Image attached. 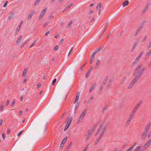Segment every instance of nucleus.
Instances as JSON below:
<instances>
[{"label":"nucleus","mask_w":151,"mask_h":151,"mask_svg":"<svg viewBox=\"0 0 151 151\" xmlns=\"http://www.w3.org/2000/svg\"><path fill=\"white\" fill-rule=\"evenodd\" d=\"M145 70V68L144 66L142 65H138L134 71V75H136L140 77L143 74Z\"/></svg>","instance_id":"nucleus-1"},{"label":"nucleus","mask_w":151,"mask_h":151,"mask_svg":"<svg viewBox=\"0 0 151 151\" xmlns=\"http://www.w3.org/2000/svg\"><path fill=\"white\" fill-rule=\"evenodd\" d=\"M103 125H101L98 130L96 133V135H97L98 134H99L100 135L99 137L97 139V140L98 141H99L101 139V137L103 136V134L104 133V132L106 131V127H105L103 129H101V128L102 127Z\"/></svg>","instance_id":"nucleus-2"},{"label":"nucleus","mask_w":151,"mask_h":151,"mask_svg":"<svg viewBox=\"0 0 151 151\" xmlns=\"http://www.w3.org/2000/svg\"><path fill=\"white\" fill-rule=\"evenodd\" d=\"M151 125V124H149L146 126V130L145 131L143 132L142 135L141 139L142 140H144L145 139L146 136L147 132L148 131V130L149 129V128Z\"/></svg>","instance_id":"nucleus-3"},{"label":"nucleus","mask_w":151,"mask_h":151,"mask_svg":"<svg viewBox=\"0 0 151 151\" xmlns=\"http://www.w3.org/2000/svg\"><path fill=\"white\" fill-rule=\"evenodd\" d=\"M93 133V130H88L86 134V140H88Z\"/></svg>","instance_id":"nucleus-4"},{"label":"nucleus","mask_w":151,"mask_h":151,"mask_svg":"<svg viewBox=\"0 0 151 151\" xmlns=\"http://www.w3.org/2000/svg\"><path fill=\"white\" fill-rule=\"evenodd\" d=\"M85 113L86 112L85 111H83L82 112L80 118L78 120V123H79L80 122H81L84 116L85 115Z\"/></svg>","instance_id":"nucleus-5"},{"label":"nucleus","mask_w":151,"mask_h":151,"mask_svg":"<svg viewBox=\"0 0 151 151\" xmlns=\"http://www.w3.org/2000/svg\"><path fill=\"white\" fill-rule=\"evenodd\" d=\"M72 120V117L68 116L66 118L65 123L67 124L70 125L71 123Z\"/></svg>","instance_id":"nucleus-6"},{"label":"nucleus","mask_w":151,"mask_h":151,"mask_svg":"<svg viewBox=\"0 0 151 151\" xmlns=\"http://www.w3.org/2000/svg\"><path fill=\"white\" fill-rule=\"evenodd\" d=\"M46 9L45 8V9L44 10L42 11V12H41L40 15V16L39 17V20L40 21L41 20L42 17L44 15V14H45L46 11Z\"/></svg>","instance_id":"nucleus-7"},{"label":"nucleus","mask_w":151,"mask_h":151,"mask_svg":"<svg viewBox=\"0 0 151 151\" xmlns=\"http://www.w3.org/2000/svg\"><path fill=\"white\" fill-rule=\"evenodd\" d=\"M140 78V77L136 75V76H135V78L132 81V84H134Z\"/></svg>","instance_id":"nucleus-8"},{"label":"nucleus","mask_w":151,"mask_h":151,"mask_svg":"<svg viewBox=\"0 0 151 151\" xmlns=\"http://www.w3.org/2000/svg\"><path fill=\"white\" fill-rule=\"evenodd\" d=\"M135 151H143V147L141 146H137L134 150Z\"/></svg>","instance_id":"nucleus-9"},{"label":"nucleus","mask_w":151,"mask_h":151,"mask_svg":"<svg viewBox=\"0 0 151 151\" xmlns=\"http://www.w3.org/2000/svg\"><path fill=\"white\" fill-rule=\"evenodd\" d=\"M23 37V36L22 35H20L18 37L16 43V45H19L20 43L21 40Z\"/></svg>","instance_id":"nucleus-10"},{"label":"nucleus","mask_w":151,"mask_h":151,"mask_svg":"<svg viewBox=\"0 0 151 151\" xmlns=\"http://www.w3.org/2000/svg\"><path fill=\"white\" fill-rule=\"evenodd\" d=\"M35 13V12L33 11H31L28 15V20H30L32 18V16Z\"/></svg>","instance_id":"nucleus-11"},{"label":"nucleus","mask_w":151,"mask_h":151,"mask_svg":"<svg viewBox=\"0 0 151 151\" xmlns=\"http://www.w3.org/2000/svg\"><path fill=\"white\" fill-rule=\"evenodd\" d=\"M151 144L147 142L145 145H144L143 147H143V150H144V149L145 148V149H146L147 148L149 147V146Z\"/></svg>","instance_id":"nucleus-12"},{"label":"nucleus","mask_w":151,"mask_h":151,"mask_svg":"<svg viewBox=\"0 0 151 151\" xmlns=\"http://www.w3.org/2000/svg\"><path fill=\"white\" fill-rule=\"evenodd\" d=\"M96 86V83H94L92 85L91 87L89 90V92L91 93L95 88Z\"/></svg>","instance_id":"nucleus-13"},{"label":"nucleus","mask_w":151,"mask_h":151,"mask_svg":"<svg viewBox=\"0 0 151 151\" xmlns=\"http://www.w3.org/2000/svg\"><path fill=\"white\" fill-rule=\"evenodd\" d=\"M21 25H22V23L19 24L18 27L17 28V29H16V31H15V34L16 35H17V34L18 33V32H19V31L21 27Z\"/></svg>","instance_id":"nucleus-14"},{"label":"nucleus","mask_w":151,"mask_h":151,"mask_svg":"<svg viewBox=\"0 0 151 151\" xmlns=\"http://www.w3.org/2000/svg\"><path fill=\"white\" fill-rule=\"evenodd\" d=\"M136 145V144L132 145L130 147L128 148L126 151H131L134 148Z\"/></svg>","instance_id":"nucleus-15"},{"label":"nucleus","mask_w":151,"mask_h":151,"mask_svg":"<svg viewBox=\"0 0 151 151\" xmlns=\"http://www.w3.org/2000/svg\"><path fill=\"white\" fill-rule=\"evenodd\" d=\"M151 54V49L149 51V52H147V53L146 54V55L145 57V59H147L149 56Z\"/></svg>","instance_id":"nucleus-16"},{"label":"nucleus","mask_w":151,"mask_h":151,"mask_svg":"<svg viewBox=\"0 0 151 151\" xmlns=\"http://www.w3.org/2000/svg\"><path fill=\"white\" fill-rule=\"evenodd\" d=\"M139 60V59L136 58L133 63L132 64V67L134 66L137 63Z\"/></svg>","instance_id":"nucleus-17"},{"label":"nucleus","mask_w":151,"mask_h":151,"mask_svg":"<svg viewBox=\"0 0 151 151\" xmlns=\"http://www.w3.org/2000/svg\"><path fill=\"white\" fill-rule=\"evenodd\" d=\"M79 94H77L76 95V99L74 102V104H76L77 102H78V101L79 99Z\"/></svg>","instance_id":"nucleus-18"},{"label":"nucleus","mask_w":151,"mask_h":151,"mask_svg":"<svg viewBox=\"0 0 151 151\" xmlns=\"http://www.w3.org/2000/svg\"><path fill=\"white\" fill-rule=\"evenodd\" d=\"M129 1H125L123 2V6H126L128 5L129 4Z\"/></svg>","instance_id":"nucleus-19"},{"label":"nucleus","mask_w":151,"mask_h":151,"mask_svg":"<svg viewBox=\"0 0 151 151\" xmlns=\"http://www.w3.org/2000/svg\"><path fill=\"white\" fill-rule=\"evenodd\" d=\"M101 8V4L100 3L98 4L96 7L97 10H99Z\"/></svg>","instance_id":"nucleus-20"},{"label":"nucleus","mask_w":151,"mask_h":151,"mask_svg":"<svg viewBox=\"0 0 151 151\" xmlns=\"http://www.w3.org/2000/svg\"><path fill=\"white\" fill-rule=\"evenodd\" d=\"M67 138L66 137H65L62 140L61 142V143L63 145H64L67 140Z\"/></svg>","instance_id":"nucleus-21"},{"label":"nucleus","mask_w":151,"mask_h":151,"mask_svg":"<svg viewBox=\"0 0 151 151\" xmlns=\"http://www.w3.org/2000/svg\"><path fill=\"white\" fill-rule=\"evenodd\" d=\"M95 53H94L93 55H92L91 57V63H92V62L93 61L94 59V55Z\"/></svg>","instance_id":"nucleus-22"},{"label":"nucleus","mask_w":151,"mask_h":151,"mask_svg":"<svg viewBox=\"0 0 151 151\" xmlns=\"http://www.w3.org/2000/svg\"><path fill=\"white\" fill-rule=\"evenodd\" d=\"M102 48L101 47L99 48L98 49H97L96 50H95L94 53L95 54V53L99 52L102 50Z\"/></svg>","instance_id":"nucleus-23"},{"label":"nucleus","mask_w":151,"mask_h":151,"mask_svg":"<svg viewBox=\"0 0 151 151\" xmlns=\"http://www.w3.org/2000/svg\"><path fill=\"white\" fill-rule=\"evenodd\" d=\"M40 1V0H36V1H35L34 3L35 6H36L38 4Z\"/></svg>","instance_id":"nucleus-24"},{"label":"nucleus","mask_w":151,"mask_h":151,"mask_svg":"<svg viewBox=\"0 0 151 151\" xmlns=\"http://www.w3.org/2000/svg\"><path fill=\"white\" fill-rule=\"evenodd\" d=\"M70 125L69 124H66V125L65 126V127L64 128V130L65 131L67 130L68 128Z\"/></svg>","instance_id":"nucleus-25"},{"label":"nucleus","mask_w":151,"mask_h":151,"mask_svg":"<svg viewBox=\"0 0 151 151\" xmlns=\"http://www.w3.org/2000/svg\"><path fill=\"white\" fill-rule=\"evenodd\" d=\"M27 72V70L26 69H24L22 75L24 77H25V76L26 75V73Z\"/></svg>","instance_id":"nucleus-26"},{"label":"nucleus","mask_w":151,"mask_h":151,"mask_svg":"<svg viewBox=\"0 0 151 151\" xmlns=\"http://www.w3.org/2000/svg\"><path fill=\"white\" fill-rule=\"evenodd\" d=\"M72 145V143L71 142L69 143V145H68V147L67 148L66 150H69L71 146Z\"/></svg>","instance_id":"nucleus-27"},{"label":"nucleus","mask_w":151,"mask_h":151,"mask_svg":"<svg viewBox=\"0 0 151 151\" xmlns=\"http://www.w3.org/2000/svg\"><path fill=\"white\" fill-rule=\"evenodd\" d=\"M13 13H12L9 16L8 18L9 20H10L11 19L13 16Z\"/></svg>","instance_id":"nucleus-28"},{"label":"nucleus","mask_w":151,"mask_h":151,"mask_svg":"<svg viewBox=\"0 0 151 151\" xmlns=\"http://www.w3.org/2000/svg\"><path fill=\"white\" fill-rule=\"evenodd\" d=\"M142 54H143V53L141 52L139 54V55L136 58L139 59H140V58H141Z\"/></svg>","instance_id":"nucleus-29"},{"label":"nucleus","mask_w":151,"mask_h":151,"mask_svg":"<svg viewBox=\"0 0 151 151\" xmlns=\"http://www.w3.org/2000/svg\"><path fill=\"white\" fill-rule=\"evenodd\" d=\"M72 5V4H71L68 6L65 9V10H67Z\"/></svg>","instance_id":"nucleus-30"},{"label":"nucleus","mask_w":151,"mask_h":151,"mask_svg":"<svg viewBox=\"0 0 151 151\" xmlns=\"http://www.w3.org/2000/svg\"><path fill=\"white\" fill-rule=\"evenodd\" d=\"M91 72V71H88L86 74V78H88L89 76V75Z\"/></svg>","instance_id":"nucleus-31"},{"label":"nucleus","mask_w":151,"mask_h":151,"mask_svg":"<svg viewBox=\"0 0 151 151\" xmlns=\"http://www.w3.org/2000/svg\"><path fill=\"white\" fill-rule=\"evenodd\" d=\"M108 78V76H107L104 79V81H103V84H105L106 83V81H107Z\"/></svg>","instance_id":"nucleus-32"},{"label":"nucleus","mask_w":151,"mask_h":151,"mask_svg":"<svg viewBox=\"0 0 151 151\" xmlns=\"http://www.w3.org/2000/svg\"><path fill=\"white\" fill-rule=\"evenodd\" d=\"M136 111V109H135L133 110L132 111V112L131 114H130L131 115L133 116L134 113H135Z\"/></svg>","instance_id":"nucleus-33"},{"label":"nucleus","mask_w":151,"mask_h":151,"mask_svg":"<svg viewBox=\"0 0 151 151\" xmlns=\"http://www.w3.org/2000/svg\"><path fill=\"white\" fill-rule=\"evenodd\" d=\"M130 122H131V121L128 119L126 122L125 125L126 126H127L129 124Z\"/></svg>","instance_id":"nucleus-34"},{"label":"nucleus","mask_w":151,"mask_h":151,"mask_svg":"<svg viewBox=\"0 0 151 151\" xmlns=\"http://www.w3.org/2000/svg\"><path fill=\"white\" fill-rule=\"evenodd\" d=\"M133 116L130 114L129 116V118L128 119L130 120L131 121V120H132V118H133Z\"/></svg>","instance_id":"nucleus-35"},{"label":"nucleus","mask_w":151,"mask_h":151,"mask_svg":"<svg viewBox=\"0 0 151 151\" xmlns=\"http://www.w3.org/2000/svg\"><path fill=\"white\" fill-rule=\"evenodd\" d=\"M93 97H91L90 99H89V100L88 101V103H90L91 101L93 99Z\"/></svg>","instance_id":"nucleus-36"},{"label":"nucleus","mask_w":151,"mask_h":151,"mask_svg":"<svg viewBox=\"0 0 151 151\" xmlns=\"http://www.w3.org/2000/svg\"><path fill=\"white\" fill-rule=\"evenodd\" d=\"M26 44V43L25 42L22 43V44L20 45V47L22 48Z\"/></svg>","instance_id":"nucleus-37"},{"label":"nucleus","mask_w":151,"mask_h":151,"mask_svg":"<svg viewBox=\"0 0 151 151\" xmlns=\"http://www.w3.org/2000/svg\"><path fill=\"white\" fill-rule=\"evenodd\" d=\"M58 49V46H55L54 48V50L57 51Z\"/></svg>","instance_id":"nucleus-38"},{"label":"nucleus","mask_w":151,"mask_h":151,"mask_svg":"<svg viewBox=\"0 0 151 151\" xmlns=\"http://www.w3.org/2000/svg\"><path fill=\"white\" fill-rule=\"evenodd\" d=\"M4 109V105L3 104L1 105V106L0 108V110L1 111H3Z\"/></svg>","instance_id":"nucleus-39"},{"label":"nucleus","mask_w":151,"mask_h":151,"mask_svg":"<svg viewBox=\"0 0 151 151\" xmlns=\"http://www.w3.org/2000/svg\"><path fill=\"white\" fill-rule=\"evenodd\" d=\"M7 4H8L7 1H5L4 4V5H3L4 7H6V6Z\"/></svg>","instance_id":"nucleus-40"},{"label":"nucleus","mask_w":151,"mask_h":151,"mask_svg":"<svg viewBox=\"0 0 151 151\" xmlns=\"http://www.w3.org/2000/svg\"><path fill=\"white\" fill-rule=\"evenodd\" d=\"M75 104V107H78L79 105V102H77L76 104Z\"/></svg>","instance_id":"nucleus-41"},{"label":"nucleus","mask_w":151,"mask_h":151,"mask_svg":"<svg viewBox=\"0 0 151 151\" xmlns=\"http://www.w3.org/2000/svg\"><path fill=\"white\" fill-rule=\"evenodd\" d=\"M56 81V79H54L52 81V85H54L55 84V82Z\"/></svg>","instance_id":"nucleus-42"},{"label":"nucleus","mask_w":151,"mask_h":151,"mask_svg":"<svg viewBox=\"0 0 151 151\" xmlns=\"http://www.w3.org/2000/svg\"><path fill=\"white\" fill-rule=\"evenodd\" d=\"M1 134H2V137H3V139H5V135H4V133H1Z\"/></svg>","instance_id":"nucleus-43"},{"label":"nucleus","mask_w":151,"mask_h":151,"mask_svg":"<svg viewBox=\"0 0 151 151\" xmlns=\"http://www.w3.org/2000/svg\"><path fill=\"white\" fill-rule=\"evenodd\" d=\"M151 136V130L150 131L149 134H148L147 136L148 137H150Z\"/></svg>","instance_id":"nucleus-44"},{"label":"nucleus","mask_w":151,"mask_h":151,"mask_svg":"<svg viewBox=\"0 0 151 151\" xmlns=\"http://www.w3.org/2000/svg\"><path fill=\"white\" fill-rule=\"evenodd\" d=\"M133 84H132L131 82V83L129 85V86H128V88H131L133 86Z\"/></svg>","instance_id":"nucleus-45"},{"label":"nucleus","mask_w":151,"mask_h":151,"mask_svg":"<svg viewBox=\"0 0 151 151\" xmlns=\"http://www.w3.org/2000/svg\"><path fill=\"white\" fill-rule=\"evenodd\" d=\"M9 102H10L9 100H7V102H6V103L5 104V105L6 106H8L9 104Z\"/></svg>","instance_id":"nucleus-46"},{"label":"nucleus","mask_w":151,"mask_h":151,"mask_svg":"<svg viewBox=\"0 0 151 151\" xmlns=\"http://www.w3.org/2000/svg\"><path fill=\"white\" fill-rule=\"evenodd\" d=\"M100 64V61L99 60H98L96 62V65L97 66H99Z\"/></svg>","instance_id":"nucleus-47"},{"label":"nucleus","mask_w":151,"mask_h":151,"mask_svg":"<svg viewBox=\"0 0 151 151\" xmlns=\"http://www.w3.org/2000/svg\"><path fill=\"white\" fill-rule=\"evenodd\" d=\"M64 145H63L61 143L60 145V149H61L63 148V147Z\"/></svg>","instance_id":"nucleus-48"},{"label":"nucleus","mask_w":151,"mask_h":151,"mask_svg":"<svg viewBox=\"0 0 151 151\" xmlns=\"http://www.w3.org/2000/svg\"><path fill=\"white\" fill-rule=\"evenodd\" d=\"M73 47H72L71 48V49H70V51L69 52V53H68V56H69V55L70 54V53H71V52H72V50H73Z\"/></svg>","instance_id":"nucleus-49"},{"label":"nucleus","mask_w":151,"mask_h":151,"mask_svg":"<svg viewBox=\"0 0 151 151\" xmlns=\"http://www.w3.org/2000/svg\"><path fill=\"white\" fill-rule=\"evenodd\" d=\"M49 33V30H47V31L45 34V35L47 36L48 35V34Z\"/></svg>","instance_id":"nucleus-50"},{"label":"nucleus","mask_w":151,"mask_h":151,"mask_svg":"<svg viewBox=\"0 0 151 151\" xmlns=\"http://www.w3.org/2000/svg\"><path fill=\"white\" fill-rule=\"evenodd\" d=\"M72 24V22H70L68 24V27H70L71 26Z\"/></svg>","instance_id":"nucleus-51"},{"label":"nucleus","mask_w":151,"mask_h":151,"mask_svg":"<svg viewBox=\"0 0 151 151\" xmlns=\"http://www.w3.org/2000/svg\"><path fill=\"white\" fill-rule=\"evenodd\" d=\"M151 47V41H150V43L149 44L147 48L149 49Z\"/></svg>","instance_id":"nucleus-52"},{"label":"nucleus","mask_w":151,"mask_h":151,"mask_svg":"<svg viewBox=\"0 0 151 151\" xmlns=\"http://www.w3.org/2000/svg\"><path fill=\"white\" fill-rule=\"evenodd\" d=\"M54 17L53 15H50L49 17L50 19H51L54 18Z\"/></svg>","instance_id":"nucleus-53"},{"label":"nucleus","mask_w":151,"mask_h":151,"mask_svg":"<svg viewBox=\"0 0 151 151\" xmlns=\"http://www.w3.org/2000/svg\"><path fill=\"white\" fill-rule=\"evenodd\" d=\"M22 113V111H19V116H21Z\"/></svg>","instance_id":"nucleus-54"},{"label":"nucleus","mask_w":151,"mask_h":151,"mask_svg":"<svg viewBox=\"0 0 151 151\" xmlns=\"http://www.w3.org/2000/svg\"><path fill=\"white\" fill-rule=\"evenodd\" d=\"M3 121L2 119H1L0 120V127L1 126L2 124Z\"/></svg>","instance_id":"nucleus-55"},{"label":"nucleus","mask_w":151,"mask_h":151,"mask_svg":"<svg viewBox=\"0 0 151 151\" xmlns=\"http://www.w3.org/2000/svg\"><path fill=\"white\" fill-rule=\"evenodd\" d=\"M41 84H39L37 85V88H38L41 86Z\"/></svg>","instance_id":"nucleus-56"},{"label":"nucleus","mask_w":151,"mask_h":151,"mask_svg":"<svg viewBox=\"0 0 151 151\" xmlns=\"http://www.w3.org/2000/svg\"><path fill=\"white\" fill-rule=\"evenodd\" d=\"M23 131H22L21 132H19L18 134V137H19L21 134L22 133V132Z\"/></svg>","instance_id":"nucleus-57"},{"label":"nucleus","mask_w":151,"mask_h":151,"mask_svg":"<svg viewBox=\"0 0 151 151\" xmlns=\"http://www.w3.org/2000/svg\"><path fill=\"white\" fill-rule=\"evenodd\" d=\"M15 101H13L12 102V106H13V105H14V104H15Z\"/></svg>","instance_id":"nucleus-58"},{"label":"nucleus","mask_w":151,"mask_h":151,"mask_svg":"<svg viewBox=\"0 0 151 151\" xmlns=\"http://www.w3.org/2000/svg\"><path fill=\"white\" fill-rule=\"evenodd\" d=\"M36 42V41H35L32 44V45L30 47V48H31L33 46H34L35 43Z\"/></svg>","instance_id":"nucleus-59"},{"label":"nucleus","mask_w":151,"mask_h":151,"mask_svg":"<svg viewBox=\"0 0 151 151\" xmlns=\"http://www.w3.org/2000/svg\"><path fill=\"white\" fill-rule=\"evenodd\" d=\"M10 130L9 129H8L7 131V134H9L10 133Z\"/></svg>","instance_id":"nucleus-60"},{"label":"nucleus","mask_w":151,"mask_h":151,"mask_svg":"<svg viewBox=\"0 0 151 151\" xmlns=\"http://www.w3.org/2000/svg\"><path fill=\"white\" fill-rule=\"evenodd\" d=\"M26 81H27V78L25 77L24 79V83H26Z\"/></svg>","instance_id":"nucleus-61"},{"label":"nucleus","mask_w":151,"mask_h":151,"mask_svg":"<svg viewBox=\"0 0 151 151\" xmlns=\"http://www.w3.org/2000/svg\"><path fill=\"white\" fill-rule=\"evenodd\" d=\"M63 39H62L60 42V43H61V44H62L63 43Z\"/></svg>","instance_id":"nucleus-62"},{"label":"nucleus","mask_w":151,"mask_h":151,"mask_svg":"<svg viewBox=\"0 0 151 151\" xmlns=\"http://www.w3.org/2000/svg\"><path fill=\"white\" fill-rule=\"evenodd\" d=\"M93 11H90L89 12V14H92V13H93Z\"/></svg>","instance_id":"nucleus-63"},{"label":"nucleus","mask_w":151,"mask_h":151,"mask_svg":"<svg viewBox=\"0 0 151 151\" xmlns=\"http://www.w3.org/2000/svg\"><path fill=\"white\" fill-rule=\"evenodd\" d=\"M150 144H151V138L148 141Z\"/></svg>","instance_id":"nucleus-64"}]
</instances>
